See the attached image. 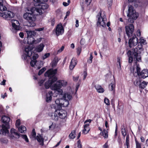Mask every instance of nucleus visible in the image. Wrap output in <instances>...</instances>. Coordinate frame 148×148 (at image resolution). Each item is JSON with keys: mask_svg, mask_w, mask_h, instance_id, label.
I'll return each instance as SVG.
<instances>
[{"mask_svg": "<svg viewBox=\"0 0 148 148\" xmlns=\"http://www.w3.org/2000/svg\"><path fill=\"white\" fill-rule=\"evenodd\" d=\"M10 132L11 134H14L16 136H19L20 134L18 133L16 131V130L12 128L11 129Z\"/></svg>", "mask_w": 148, "mask_h": 148, "instance_id": "obj_37", "label": "nucleus"}, {"mask_svg": "<svg viewBox=\"0 0 148 148\" xmlns=\"http://www.w3.org/2000/svg\"><path fill=\"white\" fill-rule=\"evenodd\" d=\"M104 148H109L108 145V141H107L103 146Z\"/></svg>", "mask_w": 148, "mask_h": 148, "instance_id": "obj_63", "label": "nucleus"}, {"mask_svg": "<svg viewBox=\"0 0 148 148\" xmlns=\"http://www.w3.org/2000/svg\"><path fill=\"white\" fill-rule=\"evenodd\" d=\"M0 141L3 143H6L7 142V140L4 138L0 139Z\"/></svg>", "mask_w": 148, "mask_h": 148, "instance_id": "obj_51", "label": "nucleus"}, {"mask_svg": "<svg viewBox=\"0 0 148 148\" xmlns=\"http://www.w3.org/2000/svg\"><path fill=\"white\" fill-rule=\"evenodd\" d=\"M128 13L127 16L129 17L127 20L128 23H133L134 21V20L136 19L138 16V13L136 12L135 10H133V7L131 5L128 6Z\"/></svg>", "mask_w": 148, "mask_h": 148, "instance_id": "obj_5", "label": "nucleus"}, {"mask_svg": "<svg viewBox=\"0 0 148 148\" xmlns=\"http://www.w3.org/2000/svg\"><path fill=\"white\" fill-rule=\"evenodd\" d=\"M57 64V62L56 61H53L52 62V66L53 67H54L56 66Z\"/></svg>", "mask_w": 148, "mask_h": 148, "instance_id": "obj_64", "label": "nucleus"}, {"mask_svg": "<svg viewBox=\"0 0 148 148\" xmlns=\"http://www.w3.org/2000/svg\"><path fill=\"white\" fill-rule=\"evenodd\" d=\"M115 82H112L109 85V88L110 91L115 92Z\"/></svg>", "mask_w": 148, "mask_h": 148, "instance_id": "obj_26", "label": "nucleus"}, {"mask_svg": "<svg viewBox=\"0 0 148 148\" xmlns=\"http://www.w3.org/2000/svg\"><path fill=\"white\" fill-rule=\"evenodd\" d=\"M136 71L137 75L140 77L144 79L148 77V70L145 69L140 72V68L139 64L136 66Z\"/></svg>", "mask_w": 148, "mask_h": 148, "instance_id": "obj_7", "label": "nucleus"}, {"mask_svg": "<svg viewBox=\"0 0 148 148\" xmlns=\"http://www.w3.org/2000/svg\"><path fill=\"white\" fill-rule=\"evenodd\" d=\"M21 124V121L19 119H18L16 121V125L18 128L20 127L19 126Z\"/></svg>", "mask_w": 148, "mask_h": 148, "instance_id": "obj_45", "label": "nucleus"}, {"mask_svg": "<svg viewBox=\"0 0 148 148\" xmlns=\"http://www.w3.org/2000/svg\"><path fill=\"white\" fill-rule=\"evenodd\" d=\"M38 5L39 6L40 8L43 10L46 9L48 8V5L45 3H40Z\"/></svg>", "mask_w": 148, "mask_h": 148, "instance_id": "obj_28", "label": "nucleus"}, {"mask_svg": "<svg viewBox=\"0 0 148 148\" xmlns=\"http://www.w3.org/2000/svg\"><path fill=\"white\" fill-rule=\"evenodd\" d=\"M7 9L5 5L3 4V0H0V10L1 11L6 10Z\"/></svg>", "mask_w": 148, "mask_h": 148, "instance_id": "obj_25", "label": "nucleus"}, {"mask_svg": "<svg viewBox=\"0 0 148 148\" xmlns=\"http://www.w3.org/2000/svg\"><path fill=\"white\" fill-rule=\"evenodd\" d=\"M104 101L106 105H110L109 100L108 98H105L104 99Z\"/></svg>", "mask_w": 148, "mask_h": 148, "instance_id": "obj_48", "label": "nucleus"}, {"mask_svg": "<svg viewBox=\"0 0 148 148\" xmlns=\"http://www.w3.org/2000/svg\"><path fill=\"white\" fill-rule=\"evenodd\" d=\"M38 55L37 54H34L32 57V59L33 60H36V59L38 58Z\"/></svg>", "mask_w": 148, "mask_h": 148, "instance_id": "obj_50", "label": "nucleus"}, {"mask_svg": "<svg viewBox=\"0 0 148 148\" xmlns=\"http://www.w3.org/2000/svg\"><path fill=\"white\" fill-rule=\"evenodd\" d=\"M42 38H40L39 39H37L36 40H35V44L38 43L40 42Z\"/></svg>", "mask_w": 148, "mask_h": 148, "instance_id": "obj_59", "label": "nucleus"}, {"mask_svg": "<svg viewBox=\"0 0 148 148\" xmlns=\"http://www.w3.org/2000/svg\"><path fill=\"white\" fill-rule=\"evenodd\" d=\"M27 35V37H32L34 36L36 33L34 31H26Z\"/></svg>", "mask_w": 148, "mask_h": 148, "instance_id": "obj_27", "label": "nucleus"}, {"mask_svg": "<svg viewBox=\"0 0 148 148\" xmlns=\"http://www.w3.org/2000/svg\"><path fill=\"white\" fill-rule=\"evenodd\" d=\"M18 136V137H19L20 136L23 139H24L27 142H28L29 141L27 137L25 134H20L19 136Z\"/></svg>", "mask_w": 148, "mask_h": 148, "instance_id": "obj_33", "label": "nucleus"}, {"mask_svg": "<svg viewBox=\"0 0 148 148\" xmlns=\"http://www.w3.org/2000/svg\"><path fill=\"white\" fill-rule=\"evenodd\" d=\"M64 32V29L62 24L58 25L56 27V33L57 36L62 34Z\"/></svg>", "mask_w": 148, "mask_h": 148, "instance_id": "obj_15", "label": "nucleus"}, {"mask_svg": "<svg viewBox=\"0 0 148 148\" xmlns=\"http://www.w3.org/2000/svg\"><path fill=\"white\" fill-rule=\"evenodd\" d=\"M55 94V95L53 96L54 97H57L58 95L56 93H46V101L47 102H49L52 100V96Z\"/></svg>", "mask_w": 148, "mask_h": 148, "instance_id": "obj_19", "label": "nucleus"}, {"mask_svg": "<svg viewBox=\"0 0 148 148\" xmlns=\"http://www.w3.org/2000/svg\"><path fill=\"white\" fill-rule=\"evenodd\" d=\"M105 126L106 128L107 129V130H108L109 128V125H108V122L107 121H105Z\"/></svg>", "mask_w": 148, "mask_h": 148, "instance_id": "obj_58", "label": "nucleus"}, {"mask_svg": "<svg viewBox=\"0 0 148 148\" xmlns=\"http://www.w3.org/2000/svg\"><path fill=\"white\" fill-rule=\"evenodd\" d=\"M67 84V83L63 80L58 81L51 86V89L58 92H63L62 90L61 89V87L65 86Z\"/></svg>", "mask_w": 148, "mask_h": 148, "instance_id": "obj_6", "label": "nucleus"}, {"mask_svg": "<svg viewBox=\"0 0 148 148\" xmlns=\"http://www.w3.org/2000/svg\"><path fill=\"white\" fill-rule=\"evenodd\" d=\"M69 93H66V99L68 100L69 101L72 98V96L70 95Z\"/></svg>", "mask_w": 148, "mask_h": 148, "instance_id": "obj_46", "label": "nucleus"}, {"mask_svg": "<svg viewBox=\"0 0 148 148\" xmlns=\"http://www.w3.org/2000/svg\"><path fill=\"white\" fill-rule=\"evenodd\" d=\"M147 83L143 81L142 83H140L139 85V87L142 88L144 89L147 85Z\"/></svg>", "mask_w": 148, "mask_h": 148, "instance_id": "obj_38", "label": "nucleus"}, {"mask_svg": "<svg viewBox=\"0 0 148 148\" xmlns=\"http://www.w3.org/2000/svg\"><path fill=\"white\" fill-rule=\"evenodd\" d=\"M14 14L9 11H6L4 12H0V16L3 17L5 19L9 20L14 16Z\"/></svg>", "mask_w": 148, "mask_h": 148, "instance_id": "obj_9", "label": "nucleus"}, {"mask_svg": "<svg viewBox=\"0 0 148 148\" xmlns=\"http://www.w3.org/2000/svg\"><path fill=\"white\" fill-rule=\"evenodd\" d=\"M108 130L104 129L102 132V136H103L105 139H107L108 138Z\"/></svg>", "mask_w": 148, "mask_h": 148, "instance_id": "obj_30", "label": "nucleus"}, {"mask_svg": "<svg viewBox=\"0 0 148 148\" xmlns=\"http://www.w3.org/2000/svg\"><path fill=\"white\" fill-rule=\"evenodd\" d=\"M64 46H62L60 49L58 50L57 51V53H60L62 52L64 50Z\"/></svg>", "mask_w": 148, "mask_h": 148, "instance_id": "obj_57", "label": "nucleus"}, {"mask_svg": "<svg viewBox=\"0 0 148 148\" xmlns=\"http://www.w3.org/2000/svg\"><path fill=\"white\" fill-rule=\"evenodd\" d=\"M82 50L81 48L79 47L77 49V53L78 55H79Z\"/></svg>", "mask_w": 148, "mask_h": 148, "instance_id": "obj_55", "label": "nucleus"}, {"mask_svg": "<svg viewBox=\"0 0 148 148\" xmlns=\"http://www.w3.org/2000/svg\"><path fill=\"white\" fill-rule=\"evenodd\" d=\"M140 45H138L135 48L132 49L133 54L134 55V59L136 61L138 62L141 61V57L140 55L141 51L143 50L142 44L145 45L146 44V41L143 38H141L139 40Z\"/></svg>", "mask_w": 148, "mask_h": 148, "instance_id": "obj_1", "label": "nucleus"}, {"mask_svg": "<svg viewBox=\"0 0 148 148\" xmlns=\"http://www.w3.org/2000/svg\"><path fill=\"white\" fill-rule=\"evenodd\" d=\"M36 3H38L37 5H39L40 3H45L47 2L48 0H33Z\"/></svg>", "mask_w": 148, "mask_h": 148, "instance_id": "obj_35", "label": "nucleus"}, {"mask_svg": "<svg viewBox=\"0 0 148 148\" xmlns=\"http://www.w3.org/2000/svg\"><path fill=\"white\" fill-rule=\"evenodd\" d=\"M19 132L21 133H25L26 131V128L23 125H21L18 128Z\"/></svg>", "mask_w": 148, "mask_h": 148, "instance_id": "obj_32", "label": "nucleus"}, {"mask_svg": "<svg viewBox=\"0 0 148 148\" xmlns=\"http://www.w3.org/2000/svg\"><path fill=\"white\" fill-rule=\"evenodd\" d=\"M82 145L81 143V142L80 140H79L77 141V147L78 148H82Z\"/></svg>", "mask_w": 148, "mask_h": 148, "instance_id": "obj_43", "label": "nucleus"}, {"mask_svg": "<svg viewBox=\"0 0 148 148\" xmlns=\"http://www.w3.org/2000/svg\"><path fill=\"white\" fill-rule=\"evenodd\" d=\"M49 22L50 23L51 25L52 26H53L55 23V20L54 18H51L49 20Z\"/></svg>", "mask_w": 148, "mask_h": 148, "instance_id": "obj_39", "label": "nucleus"}, {"mask_svg": "<svg viewBox=\"0 0 148 148\" xmlns=\"http://www.w3.org/2000/svg\"><path fill=\"white\" fill-rule=\"evenodd\" d=\"M98 18V21L97 23L98 26H101L103 27H106V16H104L102 17L101 16V13H100V15L97 16Z\"/></svg>", "mask_w": 148, "mask_h": 148, "instance_id": "obj_10", "label": "nucleus"}, {"mask_svg": "<svg viewBox=\"0 0 148 148\" xmlns=\"http://www.w3.org/2000/svg\"><path fill=\"white\" fill-rule=\"evenodd\" d=\"M132 54H133V55L134 56V55L133 54V53L132 52V51L131 50H129L128 52L127 53V55L128 57H130V56H132Z\"/></svg>", "mask_w": 148, "mask_h": 148, "instance_id": "obj_47", "label": "nucleus"}, {"mask_svg": "<svg viewBox=\"0 0 148 148\" xmlns=\"http://www.w3.org/2000/svg\"><path fill=\"white\" fill-rule=\"evenodd\" d=\"M77 62L76 59L75 58H73L71 60L69 66L70 69L72 70L77 64Z\"/></svg>", "mask_w": 148, "mask_h": 148, "instance_id": "obj_22", "label": "nucleus"}, {"mask_svg": "<svg viewBox=\"0 0 148 148\" xmlns=\"http://www.w3.org/2000/svg\"><path fill=\"white\" fill-rule=\"evenodd\" d=\"M83 75H84L83 79L84 80L86 79V77L87 76V70H86L84 71V73H83Z\"/></svg>", "mask_w": 148, "mask_h": 148, "instance_id": "obj_56", "label": "nucleus"}, {"mask_svg": "<svg viewBox=\"0 0 148 148\" xmlns=\"http://www.w3.org/2000/svg\"><path fill=\"white\" fill-rule=\"evenodd\" d=\"M50 55V54L49 53H45L43 57V60L47 58H48V57Z\"/></svg>", "mask_w": 148, "mask_h": 148, "instance_id": "obj_52", "label": "nucleus"}, {"mask_svg": "<svg viewBox=\"0 0 148 148\" xmlns=\"http://www.w3.org/2000/svg\"><path fill=\"white\" fill-rule=\"evenodd\" d=\"M125 32L128 37L132 36L134 30V27L132 24L125 26Z\"/></svg>", "mask_w": 148, "mask_h": 148, "instance_id": "obj_11", "label": "nucleus"}, {"mask_svg": "<svg viewBox=\"0 0 148 148\" xmlns=\"http://www.w3.org/2000/svg\"><path fill=\"white\" fill-rule=\"evenodd\" d=\"M95 87L98 92H103L104 91V88L100 85H97Z\"/></svg>", "mask_w": 148, "mask_h": 148, "instance_id": "obj_23", "label": "nucleus"}, {"mask_svg": "<svg viewBox=\"0 0 148 148\" xmlns=\"http://www.w3.org/2000/svg\"><path fill=\"white\" fill-rule=\"evenodd\" d=\"M90 129L89 128H84V129L83 131V133L84 134H86L89 132Z\"/></svg>", "mask_w": 148, "mask_h": 148, "instance_id": "obj_40", "label": "nucleus"}, {"mask_svg": "<svg viewBox=\"0 0 148 148\" xmlns=\"http://www.w3.org/2000/svg\"><path fill=\"white\" fill-rule=\"evenodd\" d=\"M117 141L119 143V144L121 145H122V143L121 141V137H118L117 139Z\"/></svg>", "mask_w": 148, "mask_h": 148, "instance_id": "obj_54", "label": "nucleus"}, {"mask_svg": "<svg viewBox=\"0 0 148 148\" xmlns=\"http://www.w3.org/2000/svg\"><path fill=\"white\" fill-rule=\"evenodd\" d=\"M67 115V112L65 110L58 108L54 113L52 114L51 117L52 119L57 121L58 120L59 117L64 119L66 117Z\"/></svg>", "mask_w": 148, "mask_h": 148, "instance_id": "obj_4", "label": "nucleus"}, {"mask_svg": "<svg viewBox=\"0 0 148 148\" xmlns=\"http://www.w3.org/2000/svg\"><path fill=\"white\" fill-rule=\"evenodd\" d=\"M118 31L119 35L121 34L122 32V29L121 27H119L118 29Z\"/></svg>", "mask_w": 148, "mask_h": 148, "instance_id": "obj_60", "label": "nucleus"}, {"mask_svg": "<svg viewBox=\"0 0 148 148\" xmlns=\"http://www.w3.org/2000/svg\"><path fill=\"white\" fill-rule=\"evenodd\" d=\"M2 129L1 130L0 133L3 135L9 133L8 129L10 128L9 125H2L1 126Z\"/></svg>", "mask_w": 148, "mask_h": 148, "instance_id": "obj_17", "label": "nucleus"}, {"mask_svg": "<svg viewBox=\"0 0 148 148\" xmlns=\"http://www.w3.org/2000/svg\"><path fill=\"white\" fill-rule=\"evenodd\" d=\"M45 47V45L42 43H40L38 45L36 48V51L38 52H40L42 51Z\"/></svg>", "mask_w": 148, "mask_h": 148, "instance_id": "obj_24", "label": "nucleus"}, {"mask_svg": "<svg viewBox=\"0 0 148 148\" xmlns=\"http://www.w3.org/2000/svg\"><path fill=\"white\" fill-rule=\"evenodd\" d=\"M28 12L24 14L23 17L28 22V25L31 27H33L35 25L34 21L36 19V17L31 11V8L30 10H27Z\"/></svg>", "mask_w": 148, "mask_h": 148, "instance_id": "obj_2", "label": "nucleus"}, {"mask_svg": "<svg viewBox=\"0 0 148 148\" xmlns=\"http://www.w3.org/2000/svg\"><path fill=\"white\" fill-rule=\"evenodd\" d=\"M76 130H72L71 133L70 134L69 136V138L70 139H74L76 136Z\"/></svg>", "mask_w": 148, "mask_h": 148, "instance_id": "obj_29", "label": "nucleus"}, {"mask_svg": "<svg viewBox=\"0 0 148 148\" xmlns=\"http://www.w3.org/2000/svg\"><path fill=\"white\" fill-rule=\"evenodd\" d=\"M12 25L15 30H18L20 29V24L18 21L16 20H12Z\"/></svg>", "mask_w": 148, "mask_h": 148, "instance_id": "obj_18", "label": "nucleus"}, {"mask_svg": "<svg viewBox=\"0 0 148 148\" xmlns=\"http://www.w3.org/2000/svg\"><path fill=\"white\" fill-rule=\"evenodd\" d=\"M133 58L132 56L129 57V62L130 63H132L133 61Z\"/></svg>", "mask_w": 148, "mask_h": 148, "instance_id": "obj_62", "label": "nucleus"}, {"mask_svg": "<svg viewBox=\"0 0 148 148\" xmlns=\"http://www.w3.org/2000/svg\"><path fill=\"white\" fill-rule=\"evenodd\" d=\"M31 11H33V13H34L35 15H38V13H39V14H41L42 13V11L41 10V8H40V7L38 8H36L34 7H33L31 8Z\"/></svg>", "mask_w": 148, "mask_h": 148, "instance_id": "obj_21", "label": "nucleus"}, {"mask_svg": "<svg viewBox=\"0 0 148 148\" xmlns=\"http://www.w3.org/2000/svg\"><path fill=\"white\" fill-rule=\"evenodd\" d=\"M44 27H42L36 29H35L36 31L40 32L41 31H43L44 29Z\"/></svg>", "mask_w": 148, "mask_h": 148, "instance_id": "obj_61", "label": "nucleus"}, {"mask_svg": "<svg viewBox=\"0 0 148 148\" xmlns=\"http://www.w3.org/2000/svg\"><path fill=\"white\" fill-rule=\"evenodd\" d=\"M140 77L137 78L136 80L134 82V84L136 86L140 85Z\"/></svg>", "mask_w": 148, "mask_h": 148, "instance_id": "obj_34", "label": "nucleus"}, {"mask_svg": "<svg viewBox=\"0 0 148 148\" xmlns=\"http://www.w3.org/2000/svg\"><path fill=\"white\" fill-rule=\"evenodd\" d=\"M1 120L2 122L5 124V125H9V122L10 118L5 115H3L1 117Z\"/></svg>", "mask_w": 148, "mask_h": 148, "instance_id": "obj_20", "label": "nucleus"}, {"mask_svg": "<svg viewBox=\"0 0 148 148\" xmlns=\"http://www.w3.org/2000/svg\"><path fill=\"white\" fill-rule=\"evenodd\" d=\"M138 42V38L135 36H134L129 40L128 44L129 47L132 48L136 46L137 45Z\"/></svg>", "mask_w": 148, "mask_h": 148, "instance_id": "obj_13", "label": "nucleus"}, {"mask_svg": "<svg viewBox=\"0 0 148 148\" xmlns=\"http://www.w3.org/2000/svg\"><path fill=\"white\" fill-rule=\"evenodd\" d=\"M57 69H51L45 73V75L46 77L47 76L48 77H50V78H52L54 77H56L54 76L57 73Z\"/></svg>", "mask_w": 148, "mask_h": 148, "instance_id": "obj_12", "label": "nucleus"}, {"mask_svg": "<svg viewBox=\"0 0 148 148\" xmlns=\"http://www.w3.org/2000/svg\"><path fill=\"white\" fill-rule=\"evenodd\" d=\"M92 0H85V3L86 5L88 6L91 3Z\"/></svg>", "mask_w": 148, "mask_h": 148, "instance_id": "obj_49", "label": "nucleus"}, {"mask_svg": "<svg viewBox=\"0 0 148 148\" xmlns=\"http://www.w3.org/2000/svg\"><path fill=\"white\" fill-rule=\"evenodd\" d=\"M135 140L136 146V148H141V144L137 140L136 138H135Z\"/></svg>", "mask_w": 148, "mask_h": 148, "instance_id": "obj_36", "label": "nucleus"}, {"mask_svg": "<svg viewBox=\"0 0 148 148\" xmlns=\"http://www.w3.org/2000/svg\"><path fill=\"white\" fill-rule=\"evenodd\" d=\"M93 58V57L92 55V53H90V57L89 59L88 60V62L89 63H92V59Z\"/></svg>", "mask_w": 148, "mask_h": 148, "instance_id": "obj_53", "label": "nucleus"}, {"mask_svg": "<svg viewBox=\"0 0 148 148\" xmlns=\"http://www.w3.org/2000/svg\"><path fill=\"white\" fill-rule=\"evenodd\" d=\"M37 141L40 143V144L42 146H43L44 145V140L45 137L43 138L42 134H38V135L36 136L35 138Z\"/></svg>", "mask_w": 148, "mask_h": 148, "instance_id": "obj_16", "label": "nucleus"}, {"mask_svg": "<svg viewBox=\"0 0 148 148\" xmlns=\"http://www.w3.org/2000/svg\"><path fill=\"white\" fill-rule=\"evenodd\" d=\"M46 70V69L45 67L42 68L40 70L38 73V75H40L42 74Z\"/></svg>", "mask_w": 148, "mask_h": 148, "instance_id": "obj_42", "label": "nucleus"}, {"mask_svg": "<svg viewBox=\"0 0 148 148\" xmlns=\"http://www.w3.org/2000/svg\"><path fill=\"white\" fill-rule=\"evenodd\" d=\"M31 135L32 137L33 138H35L36 137V133L35 131V129H33L32 130L31 133Z\"/></svg>", "mask_w": 148, "mask_h": 148, "instance_id": "obj_41", "label": "nucleus"}, {"mask_svg": "<svg viewBox=\"0 0 148 148\" xmlns=\"http://www.w3.org/2000/svg\"><path fill=\"white\" fill-rule=\"evenodd\" d=\"M57 95L63 96L62 98L58 99L55 101V103L57 105L58 108H61L62 107H66L69 104V101L66 99V93H56Z\"/></svg>", "mask_w": 148, "mask_h": 148, "instance_id": "obj_3", "label": "nucleus"}, {"mask_svg": "<svg viewBox=\"0 0 148 148\" xmlns=\"http://www.w3.org/2000/svg\"><path fill=\"white\" fill-rule=\"evenodd\" d=\"M37 62V60H32L30 62V64L31 66L34 67L36 63Z\"/></svg>", "mask_w": 148, "mask_h": 148, "instance_id": "obj_44", "label": "nucleus"}, {"mask_svg": "<svg viewBox=\"0 0 148 148\" xmlns=\"http://www.w3.org/2000/svg\"><path fill=\"white\" fill-rule=\"evenodd\" d=\"M57 79L56 77H54L52 78H50L47 81L45 84V87L46 88H48L50 87L51 88V86H52V84Z\"/></svg>", "mask_w": 148, "mask_h": 148, "instance_id": "obj_14", "label": "nucleus"}, {"mask_svg": "<svg viewBox=\"0 0 148 148\" xmlns=\"http://www.w3.org/2000/svg\"><path fill=\"white\" fill-rule=\"evenodd\" d=\"M27 43L29 44H35V40L33 37H27Z\"/></svg>", "mask_w": 148, "mask_h": 148, "instance_id": "obj_31", "label": "nucleus"}, {"mask_svg": "<svg viewBox=\"0 0 148 148\" xmlns=\"http://www.w3.org/2000/svg\"><path fill=\"white\" fill-rule=\"evenodd\" d=\"M32 48L29 45L26 46L25 48V52L24 54L22 56V58L24 60H26L27 57H30L32 55Z\"/></svg>", "mask_w": 148, "mask_h": 148, "instance_id": "obj_8", "label": "nucleus"}]
</instances>
